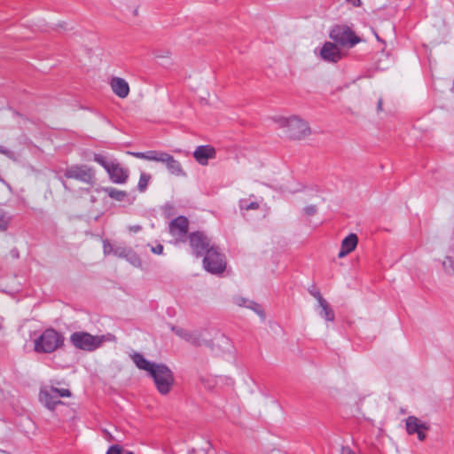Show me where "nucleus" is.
I'll return each mask as SVG.
<instances>
[{"label": "nucleus", "instance_id": "f257e3e1", "mask_svg": "<svg viewBox=\"0 0 454 454\" xmlns=\"http://www.w3.org/2000/svg\"><path fill=\"white\" fill-rule=\"evenodd\" d=\"M189 242L190 246L192 249V253L196 256H202L203 258V266L205 269H209L213 270H219L222 269L223 264L220 261L215 264L211 263V260L213 257L217 256V247L212 242L211 239L207 237L202 231H194L190 233L189 235Z\"/></svg>", "mask_w": 454, "mask_h": 454}, {"label": "nucleus", "instance_id": "f03ea898", "mask_svg": "<svg viewBox=\"0 0 454 454\" xmlns=\"http://www.w3.org/2000/svg\"><path fill=\"white\" fill-rule=\"evenodd\" d=\"M34 351L36 354H52L65 345V337L52 327L43 330L33 340Z\"/></svg>", "mask_w": 454, "mask_h": 454}, {"label": "nucleus", "instance_id": "7ed1b4c3", "mask_svg": "<svg viewBox=\"0 0 454 454\" xmlns=\"http://www.w3.org/2000/svg\"><path fill=\"white\" fill-rule=\"evenodd\" d=\"M130 154L137 159L163 163L168 171L176 176H186L181 163L166 152L151 150L146 152H133L130 153Z\"/></svg>", "mask_w": 454, "mask_h": 454}, {"label": "nucleus", "instance_id": "20e7f679", "mask_svg": "<svg viewBox=\"0 0 454 454\" xmlns=\"http://www.w3.org/2000/svg\"><path fill=\"white\" fill-rule=\"evenodd\" d=\"M114 339L112 334L92 335L87 332H74L70 335L71 344L77 349L91 352L100 348L106 341Z\"/></svg>", "mask_w": 454, "mask_h": 454}, {"label": "nucleus", "instance_id": "39448f33", "mask_svg": "<svg viewBox=\"0 0 454 454\" xmlns=\"http://www.w3.org/2000/svg\"><path fill=\"white\" fill-rule=\"evenodd\" d=\"M275 121L284 129L285 135L291 139H302L310 134L308 123L298 116L278 117Z\"/></svg>", "mask_w": 454, "mask_h": 454}, {"label": "nucleus", "instance_id": "423d86ee", "mask_svg": "<svg viewBox=\"0 0 454 454\" xmlns=\"http://www.w3.org/2000/svg\"><path fill=\"white\" fill-rule=\"evenodd\" d=\"M94 161L102 166L114 184H125L129 178V170L124 168L116 160H108L105 155L95 153Z\"/></svg>", "mask_w": 454, "mask_h": 454}, {"label": "nucleus", "instance_id": "0eeeda50", "mask_svg": "<svg viewBox=\"0 0 454 454\" xmlns=\"http://www.w3.org/2000/svg\"><path fill=\"white\" fill-rule=\"evenodd\" d=\"M154 384L160 394L168 395L174 385V375L172 371L163 364H157L150 372Z\"/></svg>", "mask_w": 454, "mask_h": 454}, {"label": "nucleus", "instance_id": "6e6552de", "mask_svg": "<svg viewBox=\"0 0 454 454\" xmlns=\"http://www.w3.org/2000/svg\"><path fill=\"white\" fill-rule=\"evenodd\" d=\"M330 38L341 46L353 47L361 39L346 25H337L330 31Z\"/></svg>", "mask_w": 454, "mask_h": 454}, {"label": "nucleus", "instance_id": "1a4fd4ad", "mask_svg": "<svg viewBox=\"0 0 454 454\" xmlns=\"http://www.w3.org/2000/svg\"><path fill=\"white\" fill-rule=\"evenodd\" d=\"M64 176L78 180L87 184H93L95 182V172L91 167L83 164H75L67 167L64 170Z\"/></svg>", "mask_w": 454, "mask_h": 454}, {"label": "nucleus", "instance_id": "9d476101", "mask_svg": "<svg viewBox=\"0 0 454 454\" xmlns=\"http://www.w3.org/2000/svg\"><path fill=\"white\" fill-rule=\"evenodd\" d=\"M188 219L185 216L180 215L169 223L168 231L176 241H184L188 232Z\"/></svg>", "mask_w": 454, "mask_h": 454}, {"label": "nucleus", "instance_id": "9b49d317", "mask_svg": "<svg viewBox=\"0 0 454 454\" xmlns=\"http://www.w3.org/2000/svg\"><path fill=\"white\" fill-rule=\"evenodd\" d=\"M320 57L326 62L336 63L341 59L342 53L334 43L326 42L320 50Z\"/></svg>", "mask_w": 454, "mask_h": 454}, {"label": "nucleus", "instance_id": "f8f14e48", "mask_svg": "<svg viewBox=\"0 0 454 454\" xmlns=\"http://www.w3.org/2000/svg\"><path fill=\"white\" fill-rule=\"evenodd\" d=\"M208 335L207 330H187L184 340L193 346H210L211 341L207 340Z\"/></svg>", "mask_w": 454, "mask_h": 454}, {"label": "nucleus", "instance_id": "ddd939ff", "mask_svg": "<svg viewBox=\"0 0 454 454\" xmlns=\"http://www.w3.org/2000/svg\"><path fill=\"white\" fill-rule=\"evenodd\" d=\"M211 341V345L207 346L213 351L220 353H227L231 350V341L224 334L216 333L213 340L207 339Z\"/></svg>", "mask_w": 454, "mask_h": 454}, {"label": "nucleus", "instance_id": "4468645a", "mask_svg": "<svg viewBox=\"0 0 454 454\" xmlns=\"http://www.w3.org/2000/svg\"><path fill=\"white\" fill-rule=\"evenodd\" d=\"M100 191L105 192L112 200L118 201V202H125V203H128L129 205H130L133 203V201L135 200V198L130 197L127 192L119 190L114 187H111V186L101 187Z\"/></svg>", "mask_w": 454, "mask_h": 454}, {"label": "nucleus", "instance_id": "2eb2a0df", "mask_svg": "<svg viewBox=\"0 0 454 454\" xmlns=\"http://www.w3.org/2000/svg\"><path fill=\"white\" fill-rule=\"evenodd\" d=\"M216 152L211 145H200L193 152V157L200 165H207L208 160L215 158Z\"/></svg>", "mask_w": 454, "mask_h": 454}, {"label": "nucleus", "instance_id": "dca6fc26", "mask_svg": "<svg viewBox=\"0 0 454 454\" xmlns=\"http://www.w3.org/2000/svg\"><path fill=\"white\" fill-rule=\"evenodd\" d=\"M39 400L50 411H54L58 404L62 403V402L58 399L54 392H52L51 387L41 389Z\"/></svg>", "mask_w": 454, "mask_h": 454}, {"label": "nucleus", "instance_id": "f3484780", "mask_svg": "<svg viewBox=\"0 0 454 454\" xmlns=\"http://www.w3.org/2000/svg\"><path fill=\"white\" fill-rule=\"evenodd\" d=\"M113 92L121 98H125L129 93V83L121 77L114 76L110 80Z\"/></svg>", "mask_w": 454, "mask_h": 454}, {"label": "nucleus", "instance_id": "a211bd4d", "mask_svg": "<svg viewBox=\"0 0 454 454\" xmlns=\"http://www.w3.org/2000/svg\"><path fill=\"white\" fill-rule=\"evenodd\" d=\"M358 239L355 233L348 234L342 241L340 250L338 254L339 258L345 257L351 253L357 246Z\"/></svg>", "mask_w": 454, "mask_h": 454}, {"label": "nucleus", "instance_id": "6ab92c4d", "mask_svg": "<svg viewBox=\"0 0 454 454\" xmlns=\"http://www.w3.org/2000/svg\"><path fill=\"white\" fill-rule=\"evenodd\" d=\"M234 303L239 307H246L254 310L262 318H264V313L261 306L254 301L247 300L242 296H236L233 298Z\"/></svg>", "mask_w": 454, "mask_h": 454}, {"label": "nucleus", "instance_id": "aec40b11", "mask_svg": "<svg viewBox=\"0 0 454 454\" xmlns=\"http://www.w3.org/2000/svg\"><path fill=\"white\" fill-rule=\"evenodd\" d=\"M131 359L138 369L144 370L149 373L153 370V368L157 364L155 363L148 361L144 357L143 355L137 352L131 355Z\"/></svg>", "mask_w": 454, "mask_h": 454}, {"label": "nucleus", "instance_id": "412c9836", "mask_svg": "<svg viewBox=\"0 0 454 454\" xmlns=\"http://www.w3.org/2000/svg\"><path fill=\"white\" fill-rule=\"evenodd\" d=\"M421 428H427V425L417 417L409 416L406 419V431L409 434H414Z\"/></svg>", "mask_w": 454, "mask_h": 454}, {"label": "nucleus", "instance_id": "4be33fe9", "mask_svg": "<svg viewBox=\"0 0 454 454\" xmlns=\"http://www.w3.org/2000/svg\"><path fill=\"white\" fill-rule=\"evenodd\" d=\"M321 307V311L319 312V315L323 317H325L327 321H333L334 320V312L333 310L329 307L328 302L325 301V302H321L319 304Z\"/></svg>", "mask_w": 454, "mask_h": 454}, {"label": "nucleus", "instance_id": "5701e85b", "mask_svg": "<svg viewBox=\"0 0 454 454\" xmlns=\"http://www.w3.org/2000/svg\"><path fill=\"white\" fill-rule=\"evenodd\" d=\"M217 255H218L217 257H219V258L213 257L212 260H211V263L212 264H215V263H217L218 261H220L221 263L223 264L222 269L219 270H209V269H205L207 271H208L210 273H213V274H220V273L224 271L225 267H226V263L224 262V255L222 253H220L218 247H217Z\"/></svg>", "mask_w": 454, "mask_h": 454}, {"label": "nucleus", "instance_id": "b1692460", "mask_svg": "<svg viewBox=\"0 0 454 454\" xmlns=\"http://www.w3.org/2000/svg\"><path fill=\"white\" fill-rule=\"evenodd\" d=\"M151 178H152V176L150 174L141 173L139 180H138V184H137V189L140 192H145Z\"/></svg>", "mask_w": 454, "mask_h": 454}, {"label": "nucleus", "instance_id": "393cba45", "mask_svg": "<svg viewBox=\"0 0 454 454\" xmlns=\"http://www.w3.org/2000/svg\"><path fill=\"white\" fill-rule=\"evenodd\" d=\"M125 259L133 266L138 267L141 264L140 258L131 248L128 251Z\"/></svg>", "mask_w": 454, "mask_h": 454}, {"label": "nucleus", "instance_id": "a878e982", "mask_svg": "<svg viewBox=\"0 0 454 454\" xmlns=\"http://www.w3.org/2000/svg\"><path fill=\"white\" fill-rule=\"evenodd\" d=\"M11 222V216L4 212H0V231H4L8 229Z\"/></svg>", "mask_w": 454, "mask_h": 454}, {"label": "nucleus", "instance_id": "bb28decb", "mask_svg": "<svg viewBox=\"0 0 454 454\" xmlns=\"http://www.w3.org/2000/svg\"><path fill=\"white\" fill-rule=\"evenodd\" d=\"M239 207L241 209L253 210L259 208V204L255 201L248 202L247 200H241L239 202Z\"/></svg>", "mask_w": 454, "mask_h": 454}, {"label": "nucleus", "instance_id": "cd10ccee", "mask_svg": "<svg viewBox=\"0 0 454 454\" xmlns=\"http://www.w3.org/2000/svg\"><path fill=\"white\" fill-rule=\"evenodd\" d=\"M50 387L52 390V392H54V394L56 395L58 399L59 397H69V396H71V392H70L69 389H67V388H57V387Z\"/></svg>", "mask_w": 454, "mask_h": 454}, {"label": "nucleus", "instance_id": "c85d7f7f", "mask_svg": "<svg viewBox=\"0 0 454 454\" xmlns=\"http://www.w3.org/2000/svg\"><path fill=\"white\" fill-rule=\"evenodd\" d=\"M129 249L130 248L124 247H115L114 249V254L120 258H125Z\"/></svg>", "mask_w": 454, "mask_h": 454}, {"label": "nucleus", "instance_id": "c756f323", "mask_svg": "<svg viewBox=\"0 0 454 454\" xmlns=\"http://www.w3.org/2000/svg\"><path fill=\"white\" fill-rule=\"evenodd\" d=\"M126 451L119 445H112L107 450L106 454H125Z\"/></svg>", "mask_w": 454, "mask_h": 454}, {"label": "nucleus", "instance_id": "7c9ffc66", "mask_svg": "<svg viewBox=\"0 0 454 454\" xmlns=\"http://www.w3.org/2000/svg\"><path fill=\"white\" fill-rule=\"evenodd\" d=\"M103 249H104L105 254H109L111 253L114 254V247L112 246V244L109 241L105 240L103 242Z\"/></svg>", "mask_w": 454, "mask_h": 454}, {"label": "nucleus", "instance_id": "2f4dec72", "mask_svg": "<svg viewBox=\"0 0 454 454\" xmlns=\"http://www.w3.org/2000/svg\"><path fill=\"white\" fill-rule=\"evenodd\" d=\"M172 331L178 336L180 337L181 339L184 340V335H185V333H186V329L184 328H182V327H179V326H173L172 327Z\"/></svg>", "mask_w": 454, "mask_h": 454}, {"label": "nucleus", "instance_id": "473e14b6", "mask_svg": "<svg viewBox=\"0 0 454 454\" xmlns=\"http://www.w3.org/2000/svg\"><path fill=\"white\" fill-rule=\"evenodd\" d=\"M317 212V207L315 205H309V206H307L304 207V213L307 215H316Z\"/></svg>", "mask_w": 454, "mask_h": 454}, {"label": "nucleus", "instance_id": "72a5a7b5", "mask_svg": "<svg viewBox=\"0 0 454 454\" xmlns=\"http://www.w3.org/2000/svg\"><path fill=\"white\" fill-rule=\"evenodd\" d=\"M309 293L317 300L318 304H320L321 302H325V300L323 298L319 291L309 290Z\"/></svg>", "mask_w": 454, "mask_h": 454}, {"label": "nucleus", "instance_id": "f704fd0d", "mask_svg": "<svg viewBox=\"0 0 454 454\" xmlns=\"http://www.w3.org/2000/svg\"><path fill=\"white\" fill-rule=\"evenodd\" d=\"M428 430V427L427 426V428H421L419 429L418 432H416L415 434H417V436H418V439L419 441H424L427 437V434H426V431Z\"/></svg>", "mask_w": 454, "mask_h": 454}, {"label": "nucleus", "instance_id": "c9c22d12", "mask_svg": "<svg viewBox=\"0 0 454 454\" xmlns=\"http://www.w3.org/2000/svg\"><path fill=\"white\" fill-rule=\"evenodd\" d=\"M151 250L156 254H161L163 252V246L159 244L156 247H153Z\"/></svg>", "mask_w": 454, "mask_h": 454}, {"label": "nucleus", "instance_id": "e433bc0d", "mask_svg": "<svg viewBox=\"0 0 454 454\" xmlns=\"http://www.w3.org/2000/svg\"><path fill=\"white\" fill-rule=\"evenodd\" d=\"M340 454H356L348 446H343L340 450Z\"/></svg>", "mask_w": 454, "mask_h": 454}, {"label": "nucleus", "instance_id": "4c0bfd02", "mask_svg": "<svg viewBox=\"0 0 454 454\" xmlns=\"http://www.w3.org/2000/svg\"><path fill=\"white\" fill-rule=\"evenodd\" d=\"M347 3L351 4L353 6H360L361 5V0H346Z\"/></svg>", "mask_w": 454, "mask_h": 454}, {"label": "nucleus", "instance_id": "58836bf2", "mask_svg": "<svg viewBox=\"0 0 454 454\" xmlns=\"http://www.w3.org/2000/svg\"><path fill=\"white\" fill-rule=\"evenodd\" d=\"M382 104H383L382 98H379L378 103H377L378 112L382 111Z\"/></svg>", "mask_w": 454, "mask_h": 454}, {"label": "nucleus", "instance_id": "ea45409f", "mask_svg": "<svg viewBox=\"0 0 454 454\" xmlns=\"http://www.w3.org/2000/svg\"><path fill=\"white\" fill-rule=\"evenodd\" d=\"M129 230L131 231L137 232L141 230V227L139 225L130 226Z\"/></svg>", "mask_w": 454, "mask_h": 454}, {"label": "nucleus", "instance_id": "a19ab883", "mask_svg": "<svg viewBox=\"0 0 454 454\" xmlns=\"http://www.w3.org/2000/svg\"><path fill=\"white\" fill-rule=\"evenodd\" d=\"M0 153H4L5 151L0 146Z\"/></svg>", "mask_w": 454, "mask_h": 454}, {"label": "nucleus", "instance_id": "79ce46f5", "mask_svg": "<svg viewBox=\"0 0 454 454\" xmlns=\"http://www.w3.org/2000/svg\"><path fill=\"white\" fill-rule=\"evenodd\" d=\"M125 454H134L132 451H126Z\"/></svg>", "mask_w": 454, "mask_h": 454}]
</instances>
